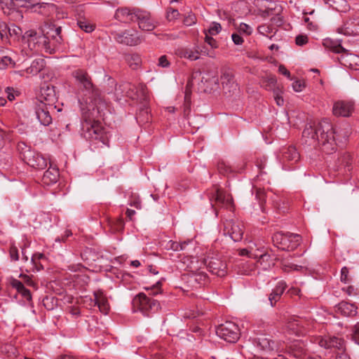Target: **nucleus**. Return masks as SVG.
Returning a JSON list of instances; mask_svg holds the SVG:
<instances>
[{
  "label": "nucleus",
  "mask_w": 359,
  "mask_h": 359,
  "mask_svg": "<svg viewBox=\"0 0 359 359\" xmlns=\"http://www.w3.org/2000/svg\"><path fill=\"white\" fill-rule=\"evenodd\" d=\"M73 76L78 83L80 90L83 92L79 102L83 112L84 122L83 123V134L86 139L90 141H100L103 144H108V136L95 118H102L105 115L107 104L102 100L100 94L93 85L88 73L82 69H76Z\"/></svg>",
  "instance_id": "nucleus-1"
},
{
  "label": "nucleus",
  "mask_w": 359,
  "mask_h": 359,
  "mask_svg": "<svg viewBox=\"0 0 359 359\" xmlns=\"http://www.w3.org/2000/svg\"><path fill=\"white\" fill-rule=\"evenodd\" d=\"M335 131L330 121L323 118L318 123L309 124L304 128L302 136L306 142H318L323 147V151L330 153L334 149Z\"/></svg>",
  "instance_id": "nucleus-2"
},
{
  "label": "nucleus",
  "mask_w": 359,
  "mask_h": 359,
  "mask_svg": "<svg viewBox=\"0 0 359 359\" xmlns=\"http://www.w3.org/2000/svg\"><path fill=\"white\" fill-rule=\"evenodd\" d=\"M22 51L27 48L30 50L38 51L41 48L45 49L46 52L52 53L54 48L50 46L51 41H46L43 34L37 32L34 29H29L25 32L21 37Z\"/></svg>",
  "instance_id": "nucleus-3"
},
{
  "label": "nucleus",
  "mask_w": 359,
  "mask_h": 359,
  "mask_svg": "<svg viewBox=\"0 0 359 359\" xmlns=\"http://www.w3.org/2000/svg\"><path fill=\"white\" fill-rule=\"evenodd\" d=\"M255 5L259 15L264 18H271L273 25L276 26L282 25L283 19L280 14L283 8L280 4L269 0H255Z\"/></svg>",
  "instance_id": "nucleus-4"
},
{
  "label": "nucleus",
  "mask_w": 359,
  "mask_h": 359,
  "mask_svg": "<svg viewBox=\"0 0 359 359\" xmlns=\"http://www.w3.org/2000/svg\"><path fill=\"white\" fill-rule=\"evenodd\" d=\"M18 149L21 150L22 159L29 166L36 169H43L47 166L48 160L46 158L41 154L32 150L26 144H20Z\"/></svg>",
  "instance_id": "nucleus-5"
},
{
  "label": "nucleus",
  "mask_w": 359,
  "mask_h": 359,
  "mask_svg": "<svg viewBox=\"0 0 359 359\" xmlns=\"http://www.w3.org/2000/svg\"><path fill=\"white\" fill-rule=\"evenodd\" d=\"M300 236L299 234L277 232L272 236L273 245L283 250H293L299 244Z\"/></svg>",
  "instance_id": "nucleus-6"
},
{
  "label": "nucleus",
  "mask_w": 359,
  "mask_h": 359,
  "mask_svg": "<svg viewBox=\"0 0 359 359\" xmlns=\"http://www.w3.org/2000/svg\"><path fill=\"white\" fill-rule=\"evenodd\" d=\"M133 306L134 310L142 312L144 315H147L149 312H156L159 309V303L147 296L144 293L140 292L133 299Z\"/></svg>",
  "instance_id": "nucleus-7"
},
{
  "label": "nucleus",
  "mask_w": 359,
  "mask_h": 359,
  "mask_svg": "<svg viewBox=\"0 0 359 359\" xmlns=\"http://www.w3.org/2000/svg\"><path fill=\"white\" fill-rule=\"evenodd\" d=\"M216 333L218 337L230 343L236 342L240 337L238 325L231 321L219 325L216 329Z\"/></svg>",
  "instance_id": "nucleus-8"
},
{
  "label": "nucleus",
  "mask_w": 359,
  "mask_h": 359,
  "mask_svg": "<svg viewBox=\"0 0 359 359\" xmlns=\"http://www.w3.org/2000/svg\"><path fill=\"white\" fill-rule=\"evenodd\" d=\"M41 33L43 34L46 41H51L50 46L54 48V50L57 45H60L62 43V39L60 36V27H56L51 23H45V25L41 27Z\"/></svg>",
  "instance_id": "nucleus-9"
},
{
  "label": "nucleus",
  "mask_w": 359,
  "mask_h": 359,
  "mask_svg": "<svg viewBox=\"0 0 359 359\" xmlns=\"http://www.w3.org/2000/svg\"><path fill=\"white\" fill-rule=\"evenodd\" d=\"M243 224L233 219L226 220L224 223V234L229 235L235 242L242 239L243 235Z\"/></svg>",
  "instance_id": "nucleus-10"
},
{
  "label": "nucleus",
  "mask_w": 359,
  "mask_h": 359,
  "mask_svg": "<svg viewBox=\"0 0 359 359\" xmlns=\"http://www.w3.org/2000/svg\"><path fill=\"white\" fill-rule=\"evenodd\" d=\"M56 106L51 103H39L36 109V116L41 124L48 126L52 123V114L55 112Z\"/></svg>",
  "instance_id": "nucleus-11"
},
{
  "label": "nucleus",
  "mask_w": 359,
  "mask_h": 359,
  "mask_svg": "<svg viewBox=\"0 0 359 359\" xmlns=\"http://www.w3.org/2000/svg\"><path fill=\"white\" fill-rule=\"evenodd\" d=\"M205 265L209 271L219 277H223L226 274V264L217 257H208L202 262Z\"/></svg>",
  "instance_id": "nucleus-12"
},
{
  "label": "nucleus",
  "mask_w": 359,
  "mask_h": 359,
  "mask_svg": "<svg viewBox=\"0 0 359 359\" xmlns=\"http://www.w3.org/2000/svg\"><path fill=\"white\" fill-rule=\"evenodd\" d=\"M137 98H135V100H137L142 104L143 107L142 110L140 111V114L137 116V120L140 122H144L149 121L148 117V109L147 108V103L149 101V95L147 87L144 85H139L137 86Z\"/></svg>",
  "instance_id": "nucleus-13"
},
{
  "label": "nucleus",
  "mask_w": 359,
  "mask_h": 359,
  "mask_svg": "<svg viewBox=\"0 0 359 359\" xmlns=\"http://www.w3.org/2000/svg\"><path fill=\"white\" fill-rule=\"evenodd\" d=\"M135 21H137L139 28L144 32H151L157 26V22L151 18L149 12L143 10H139Z\"/></svg>",
  "instance_id": "nucleus-14"
},
{
  "label": "nucleus",
  "mask_w": 359,
  "mask_h": 359,
  "mask_svg": "<svg viewBox=\"0 0 359 359\" xmlns=\"http://www.w3.org/2000/svg\"><path fill=\"white\" fill-rule=\"evenodd\" d=\"M308 325L309 323L306 320L293 316L287 320L285 328L291 334L301 335L306 332Z\"/></svg>",
  "instance_id": "nucleus-15"
},
{
  "label": "nucleus",
  "mask_w": 359,
  "mask_h": 359,
  "mask_svg": "<svg viewBox=\"0 0 359 359\" xmlns=\"http://www.w3.org/2000/svg\"><path fill=\"white\" fill-rule=\"evenodd\" d=\"M221 82L223 92L229 95H234L238 92V86L234 80V76L230 70H225L222 76Z\"/></svg>",
  "instance_id": "nucleus-16"
},
{
  "label": "nucleus",
  "mask_w": 359,
  "mask_h": 359,
  "mask_svg": "<svg viewBox=\"0 0 359 359\" xmlns=\"http://www.w3.org/2000/svg\"><path fill=\"white\" fill-rule=\"evenodd\" d=\"M115 39L121 43L128 46H136L140 43L144 38L142 35H137L136 32L126 30L115 34Z\"/></svg>",
  "instance_id": "nucleus-17"
},
{
  "label": "nucleus",
  "mask_w": 359,
  "mask_h": 359,
  "mask_svg": "<svg viewBox=\"0 0 359 359\" xmlns=\"http://www.w3.org/2000/svg\"><path fill=\"white\" fill-rule=\"evenodd\" d=\"M137 86H135L129 83L121 84L116 88V96L117 100L122 103L124 97H128L130 100H135L137 95Z\"/></svg>",
  "instance_id": "nucleus-18"
},
{
  "label": "nucleus",
  "mask_w": 359,
  "mask_h": 359,
  "mask_svg": "<svg viewBox=\"0 0 359 359\" xmlns=\"http://www.w3.org/2000/svg\"><path fill=\"white\" fill-rule=\"evenodd\" d=\"M212 206L216 209L217 206L232 208L233 198L231 194L224 191L220 189L216 190L214 201L212 202Z\"/></svg>",
  "instance_id": "nucleus-19"
},
{
  "label": "nucleus",
  "mask_w": 359,
  "mask_h": 359,
  "mask_svg": "<svg viewBox=\"0 0 359 359\" xmlns=\"http://www.w3.org/2000/svg\"><path fill=\"white\" fill-rule=\"evenodd\" d=\"M337 31L346 36L359 34V16L346 20L344 25L337 29Z\"/></svg>",
  "instance_id": "nucleus-20"
},
{
  "label": "nucleus",
  "mask_w": 359,
  "mask_h": 359,
  "mask_svg": "<svg viewBox=\"0 0 359 359\" xmlns=\"http://www.w3.org/2000/svg\"><path fill=\"white\" fill-rule=\"evenodd\" d=\"M138 8H121L116 10L115 18L123 22H130L135 21L139 12Z\"/></svg>",
  "instance_id": "nucleus-21"
},
{
  "label": "nucleus",
  "mask_w": 359,
  "mask_h": 359,
  "mask_svg": "<svg viewBox=\"0 0 359 359\" xmlns=\"http://www.w3.org/2000/svg\"><path fill=\"white\" fill-rule=\"evenodd\" d=\"M59 178V170L56 165L51 161H49V168L44 172L42 182L44 184L49 185L57 182Z\"/></svg>",
  "instance_id": "nucleus-22"
},
{
  "label": "nucleus",
  "mask_w": 359,
  "mask_h": 359,
  "mask_svg": "<svg viewBox=\"0 0 359 359\" xmlns=\"http://www.w3.org/2000/svg\"><path fill=\"white\" fill-rule=\"evenodd\" d=\"M353 110V106L350 102L338 101L334 104L333 114L335 116H348Z\"/></svg>",
  "instance_id": "nucleus-23"
},
{
  "label": "nucleus",
  "mask_w": 359,
  "mask_h": 359,
  "mask_svg": "<svg viewBox=\"0 0 359 359\" xmlns=\"http://www.w3.org/2000/svg\"><path fill=\"white\" fill-rule=\"evenodd\" d=\"M281 154L283 162H288L291 165L297 163L299 159V152L295 147L292 146L283 148L281 151Z\"/></svg>",
  "instance_id": "nucleus-24"
},
{
  "label": "nucleus",
  "mask_w": 359,
  "mask_h": 359,
  "mask_svg": "<svg viewBox=\"0 0 359 359\" xmlns=\"http://www.w3.org/2000/svg\"><path fill=\"white\" fill-rule=\"evenodd\" d=\"M94 305L97 306L100 312L104 314H107L109 311L108 300L102 291L94 292Z\"/></svg>",
  "instance_id": "nucleus-25"
},
{
  "label": "nucleus",
  "mask_w": 359,
  "mask_h": 359,
  "mask_svg": "<svg viewBox=\"0 0 359 359\" xmlns=\"http://www.w3.org/2000/svg\"><path fill=\"white\" fill-rule=\"evenodd\" d=\"M55 93L53 87H42L41 88V95L39 97V103L46 102L54 104L55 101Z\"/></svg>",
  "instance_id": "nucleus-26"
},
{
  "label": "nucleus",
  "mask_w": 359,
  "mask_h": 359,
  "mask_svg": "<svg viewBox=\"0 0 359 359\" xmlns=\"http://www.w3.org/2000/svg\"><path fill=\"white\" fill-rule=\"evenodd\" d=\"M337 311L344 316H354L357 313V307L353 304L342 302L337 305Z\"/></svg>",
  "instance_id": "nucleus-27"
},
{
  "label": "nucleus",
  "mask_w": 359,
  "mask_h": 359,
  "mask_svg": "<svg viewBox=\"0 0 359 359\" xmlns=\"http://www.w3.org/2000/svg\"><path fill=\"white\" fill-rule=\"evenodd\" d=\"M10 285L15 288L18 293L21 294V295L27 301L32 300L30 291L25 287L21 281L12 278L10 280Z\"/></svg>",
  "instance_id": "nucleus-28"
},
{
  "label": "nucleus",
  "mask_w": 359,
  "mask_h": 359,
  "mask_svg": "<svg viewBox=\"0 0 359 359\" xmlns=\"http://www.w3.org/2000/svg\"><path fill=\"white\" fill-rule=\"evenodd\" d=\"M351 164L352 157L351 154L344 152L340 156V157H339L336 163V167L338 170H341L344 168L345 171H350L351 169Z\"/></svg>",
  "instance_id": "nucleus-29"
},
{
  "label": "nucleus",
  "mask_w": 359,
  "mask_h": 359,
  "mask_svg": "<svg viewBox=\"0 0 359 359\" xmlns=\"http://www.w3.org/2000/svg\"><path fill=\"white\" fill-rule=\"evenodd\" d=\"M287 351L295 358H299L305 353V350L299 341L292 342L287 347Z\"/></svg>",
  "instance_id": "nucleus-30"
},
{
  "label": "nucleus",
  "mask_w": 359,
  "mask_h": 359,
  "mask_svg": "<svg viewBox=\"0 0 359 359\" xmlns=\"http://www.w3.org/2000/svg\"><path fill=\"white\" fill-rule=\"evenodd\" d=\"M321 346H325L326 348H337L338 351L344 348V341L341 339L333 337L328 341H321Z\"/></svg>",
  "instance_id": "nucleus-31"
},
{
  "label": "nucleus",
  "mask_w": 359,
  "mask_h": 359,
  "mask_svg": "<svg viewBox=\"0 0 359 359\" xmlns=\"http://www.w3.org/2000/svg\"><path fill=\"white\" fill-rule=\"evenodd\" d=\"M250 256H253L254 259H258L257 263L262 266V269L264 270H267L271 267V264L267 263L270 255L266 252L258 254L256 252H250Z\"/></svg>",
  "instance_id": "nucleus-32"
},
{
  "label": "nucleus",
  "mask_w": 359,
  "mask_h": 359,
  "mask_svg": "<svg viewBox=\"0 0 359 359\" xmlns=\"http://www.w3.org/2000/svg\"><path fill=\"white\" fill-rule=\"evenodd\" d=\"M125 60L128 65L133 69H137L141 64L142 60L138 54H128L125 56Z\"/></svg>",
  "instance_id": "nucleus-33"
},
{
  "label": "nucleus",
  "mask_w": 359,
  "mask_h": 359,
  "mask_svg": "<svg viewBox=\"0 0 359 359\" xmlns=\"http://www.w3.org/2000/svg\"><path fill=\"white\" fill-rule=\"evenodd\" d=\"M256 346L263 351H270L273 349V341H270L268 339L262 337L259 338L255 341Z\"/></svg>",
  "instance_id": "nucleus-34"
},
{
  "label": "nucleus",
  "mask_w": 359,
  "mask_h": 359,
  "mask_svg": "<svg viewBox=\"0 0 359 359\" xmlns=\"http://www.w3.org/2000/svg\"><path fill=\"white\" fill-rule=\"evenodd\" d=\"M0 7L5 14L10 15L15 11L14 0H0Z\"/></svg>",
  "instance_id": "nucleus-35"
},
{
  "label": "nucleus",
  "mask_w": 359,
  "mask_h": 359,
  "mask_svg": "<svg viewBox=\"0 0 359 359\" xmlns=\"http://www.w3.org/2000/svg\"><path fill=\"white\" fill-rule=\"evenodd\" d=\"M258 32L264 36L271 38L276 33V29L273 25H262L258 27Z\"/></svg>",
  "instance_id": "nucleus-36"
},
{
  "label": "nucleus",
  "mask_w": 359,
  "mask_h": 359,
  "mask_svg": "<svg viewBox=\"0 0 359 359\" xmlns=\"http://www.w3.org/2000/svg\"><path fill=\"white\" fill-rule=\"evenodd\" d=\"M180 55L191 60H196L199 58L200 52L198 50L184 49L181 50Z\"/></svg>",
  "instance_id": "nucleus-37"
},
{
  "label": "nucleus",
  "mask_w": 359,
  "mask_h": 359,
  "mask_svg": "<svg viewBox=\"0 0 359 359\" xmlns=\"http://www.w3.org/2000/svg\"><path fill=\"white\" fill-rule=\"evenodd\" d=\"M190 242H191L190 241H184L182 243H177V242H175L172 241H170L167 243L166 248L168 249H171L174 251L184 250H185V246Z\"/></svg>",
  "instance_id": "nucleus-38"
},
{
  "label": "nucleus",
  "mask_w": 359,
  "mask_h": 359,
  "mask_svg": "<svg viewBox=\"0 0 359 359\" xmlns=\"http://www.w3.org/2000/svg\"><path fill=\"white\" fill-rule=\"evenodd\" d=\"M21 34L22 30L19 27L15 25H11L9 27L8 36L9 35L11 37H14L15 39L20 40V39H21L22 37Z\"/></svg>",
  "instance_id": "nucleus-39"
},
{
  "label": "nucleus",
  "mask_w": 359,
  "mask_h": 359,
  "mask_svg": "<svg viewBox=\"0 0 359 359\" xmlns=\"http://www.w3.org/2000/svg\"><path fill=\"white\" fill-rule=\"evenodd\" d=\"M332 51L336 53H341V59L345 60V62H348L347 60H346L347 57H352L351 54H349L348 51L342 47L341 45H337L334 46L332 48Z\"/></svg>",
  "instance_id": "nucleus-40"
},
{
  "label": "nucleus",
  "mask_w": 359,
  "mask_h": 359,
  "mask_svg": "<svg viewBox=\"0 0 359 359\" xmlns=\"http://www.w3.org/2000/svg\"><path fill=\"white\" fill-rule=\"evenodd\" d=\"M14 65V59L11 56L6 55L0 58V69L8 66L13 67Z\"/></svg>",
  "instance_id": "nucleus-41"
},
{
  "label": "nucleus",
  "mask_w": 359,
  "mask_h": 359,
  "mask_svg": "<svg viewBox=\"0 0 359 359\" xmlns=\"http://www.w3.org/2000/svg\"><path fill=\"white\" fill-rule=\"evenodd\" d=\"M254 189L255 191V197L257 200L259 201L262 211H264L263 203L265 201V191L263 189L258 187H254Z\"/></svg>",
  "instance_id": "nucleus-42"
},
{
  "label": "nucleus",
  "mask_w": 359,
  "mask_h": 359,
  "mask_svg": "<svg viewBox=\"0 0 359 359\" xmlns=\"http://www.w3.org/2000/svg\"><path fill=\"white\" fill-rule=\"evenodd\" d=\"M150 353L155 359H161L160 355L162 352V347L158 344H154L150 347Z\"/></svg>",
  "instance_id": "nucleus-43"
},
{
  "label": "nucleus",
  "mask_w": 359,
  "mask_h": 359,
  "mask_svg": "<svg viewBox=\"0 0 359 359\" xmlns=\"http://www.w3.org/2000/svg\"><path fill=\"white\" fill-rule=\"evenodd\" d=\"M79 27L86 32H91L94 29V26L86 20H80L77 22Z\"/></svg>",
  "instance_id": "nucleus-44"
},
{
  "label": "nucleus",
  "mask_w": 359,
  "mask_h": 359,
  "mask_svg": "<svg viewBox=\"0 0 359 359\" xmlns=\"http://www.w3.org/2000/svg\"><path fill=\"white\" fill-rule=\"evenodd\" d=\"M222 29L221 25L217 22H212L210 25V27L206 31L208 34L210 36H214L217 34Z\"/></svg>",
  "instance_id": "nucleus-45"
},
{
  "label": "nucleus",
  "mask_w": 359,
  "mask_h": 359,
  "mask_svg": "<svg viewBox=\"0 0 359 359\" xmlns=\"http://www.w3.org/2000/svg\"><path fill=\"white\" fill-rule=\"evenodd\" d=\"M255 248L252 246H250V250L247 249H242L239 252V255L241 256H248L249 257L253 258V256H250V252H256V251H262L261 248L257 247V244H254Z\"/></svg>",
  "instance_id": "nucleus-46"
},
{
  "label": "nucleus",
  "mask_w": 359,
  "mask_h": 359,
  "mask_svg": "<svg viewBox=\"0 0 359 359\" xmlns=\"http://www.w3.org/2000/svg\"><path fill=\"white\" fill-rule=\"evenodd\" d=\"M9 27L5 22L0 20V36L2 40L6 38L8 39V32Z\"/></svg>",
  "instance_id": "nucleus-47"
},
{
  "label": "nucleus",
  "mask_w": 359,
  "mask_h": 359,
  "mask_svg": "<svg viewBox=\"0 0 359 359\" xmlns=\"http://www.w3.org/2000/svg\"><path fill=\"white\" fill-rule=\"evenodd\" d=\"M161 283L160 281H158L156 284L153 285L151 287H147L146 290L149 292V295H156L161 292Z\"/></svg>",
  "instance_id": "nucleus-48"
},
{
  "label": "nucleus",
  "mask_w": 359,
  "mask_h": 359,
  "mask_svg": "<svg viewBox=\"0 0 359 359\" xmlns=\"http://www.w3.org/2000/svg\"><path fill=\"white\" fill-rule=\"evenodd\" d=\"M265 82L266 84L264 85V87L267 90H271L276 83V79L274 76L270 75L266 78Z\"/></svg>",
  "instance_id": "nucleus-49"
},
{
  "label": "nucleus",
  "mask_w": 359,
  "mask_h": 359,
  "mask_svg": "<svg viewBox=\"0 0 359 359\" xmlns=\"http://www.w3.org/2000/svg\"><path fill=\"white\" fill-rule=\"evenodd\" d=\"M287 285L285 282L280 281L278 283L276 287L273 290V292H276V295L281 296L283 292L285 291Z\"/></svg>",
  "instance_id": "nucleus-50"
},
{
  "label": "nucleus",
  "mask_w": 359,
  "mask_h": 359,
  "mask_svg": "<svg viewBox=\"0 0 359 359\" xmlns=\"http://www.w3.org/2000/svg\"><path fill=\"white\" fill-rule=\"evenodd\" d=\"M205 42L211 46V48H217L218 47L217 46V43L215 39H214L212 36H210V34H208L206 32V30L205 31Z\"/></svg>",
  "instance_id": "nucleus-51"
},
{
  "label": "nucleus",
  "mask_w": 359,
  "mask_h": 359,
  "mask_svg": "<svg viewBox=\"0 0 359 359\" xmlns=\"http://www.w3.org/2000/svg\"><path fill=\"white\" fill-rule=\"evenodd\" d=\"M341 281L344 283H348L350 281L348 269L346 266H344L341 270Z\"/></svg>",
  "instance_id": "nucleus-52"
},
{
  "label": "nucleus",
  "mask_w": 359,
  "mask_h": 359,
  "mask_svg": "<svg viewBox=\"0 0 359 359\" xmlns=\"http://www.w3.org/2000/svg\"><path fill=\"white\" fill-rule=\"evenodd\" d=\"M305 87V83L303 81L297 80L292 83V88L296 92H301Z\"/></svg>",
  "instance_id": "nucleus-53"
},
{
  "label": "nucleus",
  "mask_w": 359,
  "mask_h": 359,
  "mask_svg": "<svg viewBox=\"0 0 359 359\" xmlns=\"http://www.w3.org/2000/svg\"><path fill=\"white\" fill-rule=\"evenodd\" d=\"M218 170L220 173L226 175L228 172H231V168L224 162H221L218 164Z\"/></svg>",
  "instance_id": "nucleus-54"
},
{
  "label": "nucleus",
  "mask_w": 359,
  "mask_h": 359,
  "mask_svg": "<svg viewBox=\"0 0 359 359\" xmlns=\"http://www.w3.org/2000/svg\"><path fill=\"white\" fill-rule=\"evenodd\" d=\"M10 256L14 261H18L19 259L18 250L17 247L13 245L10 248Z\"/></svg>",
  "instance_id": "nucleus-55"
},
{
  "label": "nucleus",
  "mask_w": 359,
  "mask_h": 359,
  "mask_svg": "<svg viewBox=\"0 0 359 359\" xmlns=\"http://www.w3.org/2000/svg\"><path fill=\"white\" fill-rule=\"evenodd\" d=\"M295 42L298 46H304L308 42V37L306 35L299 34L297 36Z\"/></svg>",
  "instance_id": "nucleus-56"
},
{
  "label": "nucleus",
  "mask_w": 359,
  "mask_h": 359,
  "mask_svg": "<svg viewBox=\"0 0 359 359\" xmlns=\"http://www.w3.org/2000/svg\"><path fill=\"white\" fill-rule=\"evenodd\" d=\"M238 31L241 33H245L246 34H250L252 29L251 27L245 23H241L238 27Z\"/></svg>",
  "instance_id": "nucleus-57"
},
{
  "label": "nucleus",
  "mask_w": 359,
  "mask_h": 359,
  "mask_svg": "<svg viewBox=\"0 0 359 359\" xmlns=\"http://www.w3.org/2000/svg\"><path fill=\"white\" fill-rule=\"evenodd\" d=\"M274 100L278 106H283L284 104V100L280 95L278 90H274L273 91Z\"/></svg>",
  "instance_id": "nucleus-58"
},
{
  "label": "nucleus",
  "mask_w": 359,
  "mask_h": 359,
  "mask_svg": "<svg viewBox=\"0 0 359 359\" xmlns=\"http://www.w3.org/2000/svg\"><path fill=\"white\" fill-rule=\"evenodd\" d=\"M158 65L161 67H168L170 66V62L168 60L166 55H162L158 58Z\"/></svg>",
  "instance_id": "nucleus-59"
},
{
  "label": "nucleus",
  "mask_w": 359,
  "mask_h": 359,
  "mask_svg": "<svg viewBox=\"0 0 359 359\" xmlns=\"http://www.w3.org/2000/svg\"><path fill=\"white\" fill-rule=\"evenodd\" d=\"M352 338L353 341L359 344V323H357L353 327V335Z\"/></svg>",
  "instance_id": "nucleus-60"
},
{
  "label": "nucleus",
  "mask_w": 359,
  "mask_h": 359,
  "mask_svg": "<svg viewBox=\"0 0 359 359\" xmlns=\"http://www.w3.org/2000/svg\"><path fill=\"white\" fill-rule=\"evenodd\" d=\"M196 21V18L194 15L189 14L187 17H185L184 20V23L187 26H191L194 24Z\"/></svg>",
  "instance_id": "nucleus-61"
},
{
  "label": "nucleus",
  "mask_w": 359,
  "mask_h": 359,
  "mask_svg": "<svg viewBox=\"0 0 359 359\" xmlns=\"http://www.w3.org/2000/svg\"><path fill=\"white\" fill-rule=\"evenodd\" d=\"M19 277L22 278V281L29 286H33L34 285L33 280L29 276L21 273Z\"/></svg>",
  "instance_id": "nucleus-62"
},
{
  "label": "nucleus",
  "mask_w": 359,
  "mask_h": 359,
  "mask_svg": "<svg viewBox=\"0 0 359 359\" xmlns=\"http://www.w3.org/2000/svg\"><path fill=\"white\" fill-rule=\"evenodd\" d=\"M336 355V359H351L349 355L346 353L345 348L341 349V351H337Z\"/></svg>",
  "instance_id": "nucleus-63"
},
{
  "label": "nucleus",
  "mask_w": 359,
  "mask_h": 359,
  "mask_svg": "<svg viewBox=\"0 0 359 359\" xmlns=\"http://www.w3.org/2000/svg\"><path fill=\"white\" fill-rule=\"evenodd\" d=\"M280 295H276V292L272 291L269 297V300L271 302V305L273 306L280 299Z\"/></svg>",
  "instance_id": "nucleus-64"
}]
</instances>
